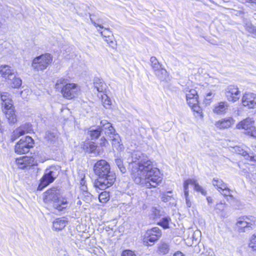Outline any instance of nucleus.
I'll return each instance as SVG.
<instances>
[{"instance_id":"f704fd0d","label":"nucleus","mask_w":256,"mask_h":256,"mask_svg":"<svg viewBox=\"0 0 256 256\" xmlns=\"http://www.w3.org/2000/svg\"><path fill=\"white\" fill-rule=\"evenodd\" d=\"M151 214L154 219L160 218L164 214V212L162 210L157 209L156 207H152L150 210Z\"/></svg>"},{"instance_id":"4468645a","label":"nucleus","mask_w":256,"mask_h":256,"mask_svg":"<svg viewBox=\"0 0 256 256\" xmlns=\"http://www.w3.org/2000/svg\"><path fill=\"white\" fill-rule=\"evenodd\" d=\"M16 162L20 169H28L32 166H35L36 162L33 157L22 156L17 158Z\"/></svg>"},{"instance_id":"dca6fc26","label":"nucleus","mask_w":256,"mask_h":256,"mask_svg":"<svg viewBox=\"0 0 256 256\" xmlns=\"http://www.w3.org/2000/svg\"><path fill=\"white\" fill-rule=\"evenodd\" d=\"M242 104L244 106L250 108H254L256 106V94L246 93L242 98Z\"/></svg>"},{"instance_id":"4be33fe9","label":"nucleus","mask_w":256,"mask_h":256,"mask_svg":"<svg viewBox=\"0 0 256 256\" xmlns=\"http://www.w3.org/2000/svg\"><path fill=\"white\" fill-rule=\"evenodd\" d=\"M14 73V70L10 68L8 66H2L0 67V74L6 80L10 78V75Z\"/></svg>"},{"instance_id":"b1692460","label":"nucleus","mask_w":256,"mask_h":256,"mask_svg":"<svg viewBox=\"0 0 256 256\" xmlns=\"http://www.w3.org/2000/svg\"><path fill=\"white\" fill-rule=\"evenodd\" d=\"M94 86L97 91L100 92H104L106 88V86L104 80L99 78H94Z\"/></svg>"},{"instance_id":"5fc2aeb1","label":"nucleus","mask_w":256,"mask_h":256,"mask_svg":"<svg viewBox=\"0 0 256 256\" xmlns=\"http://www.w3.org/2000/svg\"><path fill=\"white\" fill-rule=\"evenodd\" d=\"M186 182L189 184H192L193 185H194V186H196V184H198V182H197L196 180H194V179H188L187 180H186Z\"/></svg>"},{"instance_id":"79ce46f5","label":"nucleus","mask_w":256,"mask_h":256,"mask_svg":"<svg viewBox=\"0 0 256 256\" xmlns=\"http://www.w3.org/2000/svg\"><path fill=\"white\" fill-rule=\"evenodd\" d=\"M102 138L100 139V142L99 143L100 145L101 146H106V144H108V140L106 139V136H108V135H107L106 136H104V134L101 136Z\"/></svg>"},{"instance_id":"a19ab883","label":"nucleus","mask_w":256,"mask_h":256,"mask_svg":"<svg viewBox=\"0 0 256 256\" xmlns=\"http://www.w3.org/2000/svg\"><path fill=\"white\" fill-rule=\"evenodd\" d=\"M192 109L194 112H196L198 114H200L201 117H202V109L198 106V104H196L194 106H192Z\"/></svg>"},{"instance_id":"f3484780","label":"nucleus","mask_w":256,"mask_h":256,"mask_svg":"<svg viewBox=\"0 0 256 256\" xmlns=\"http://www.w3.org/2000/svg\"><path fill=\"white\" fill-rule=\"evenodd\" d=\"M92 16V15L90 16V20L91 22L96 27L98 26L100 28H104V30H98V31L100 32V33L103 37L106 38L108 37H110L113 36L112 32L110 30L109 28H104L102 24H99V23L100 22L102 23V22L100 19L98 20V22H96L93 19Z\"/></svg>"},{"instance_id":"58836bf2","label":"nucleus","mask_w":256,"mask_h":256,"mask_svg":"<svg viewBox=\"0 0 256 256\" xmlns=\"http://www.w3.org/2000/svg\"><path fill=\"white\" fill-rule=\"evenodd\" d=\"M249 246L253 250L256 251V233L252 236L249 243Z\"/></svg>"},{"instance_id":"6e6552de","label":"nucleus","mask_w":256,"mask_h":256,"mask_svg":"<svg viewBox=\"0 0 256 256\" xmlns=\"http://www.w3.org/2000/svg\"><path fill=\"white\" fill-rule=\"evenodd\" d=\"M162 236V231L158 227L148 230L143 238V242L146 246H152Z\"/></svg>"},{"instance_id":"9d476101","label":"nucleus","mask_w":256,"mask_h":256,"mask_svg":"<svg viewBox=\"0 0 256 256\" xmlns=\"http://www.w3.org/2000/svg\"><path fill=\"white\" fill-rule=\"evenodd\" d=\"M256 221V218L253 216H244L240 218L236 222L240 232H246L252 228Z\"/></svg>"},{"instance_id":"aec40b11","label":"nucleus","mask_w":256,"mask_h":256,"mask_svg":"<svg viewBox=\"0 0 256 256\" xmlns=\"http://www.w3.org/2000/svg\"><path fill=\"white\" fill-rule=\"evenodd\" d=\"M234 122V120L233 118L231 117H228L216 122V126L220 129H224L231 126Z\"/></svg>"},{"instance_id":"c9c22d12","label":"nucleus","mask_w":256,"mask_h":256,"mask_svg":"<svg viewBox=\"0 0 256 256\" xmlns=\"http://www.w3.org/2000/svg\"><path fill=\"white\" fill-rule=\"evenodd\" d=\"M150 62L151 66L154 72L160 68L162 66V65L158 62L157 58L155 56H152L150 58Z\"/></svg>"},{"instance_id":"ea45409f","label":"nucleus","mask_w":256,"mask_h":256,"mask_svg":"<svg viewBox=\"0 0 256 256\" xmlns=\"http://www.w3.org/2000/svg\"><path fill=\"white\" fill-rule=\"evenodd\" d=\"M194 190L198 192H200L204 196H206V190L200 186L198 183L194 186Z\"/></svg>"},{"instance_id":"c756f323","label":"nucleus","mask_w":256,"mask_h":256,"mask_svg":"<svg viewBox=\"0 0 256 256\" xmlns=\"http://www.w3.org/2000/svg\"><path fill=\"white\" fill-rule=\"evenodd\" d=\"M154 74L160 80H164L168 76V72L164 68H162V66L160 67V68L154 71Z\"/></svg>"},{"instance_id":"a878e982","label":"nucleus","mask_w":256,"mask_h":256,"mask_svg":"<svg viewBox=\"0 0 256 256\" xmlns=\"http://www.w3.org/2000/svg\"><path fill=\"white\" fill-rule=\"evenodd\" d=\"M69 83H68V80L67 79L63 78H58L56 80L54 88L56 90H60L61 92L64 87L66 86Z\"/></svg>"},{"instance_id":"69168bd1","label":"nucleus","mask_w":256,"mask_h":256,"mask_svg":"<svg viewBox=\"0 0 256 256\" xmlns=\"http://www.w3.org/2000/svg\"><path fill=\"white\" fill-rule=\"evenodd\" d=\"M77 204H81V202L80 200H78L77 202Z\"/></svg>"},{"instance_id":"0e129e2a","label":"nucleus","mask_w":256,"mask_h":256,"mask_svg":"<svg viewBox=\"0 0 256 256\" xmlns=\"http://www.w3.org/2000/svg\"><path fill=\"white\" fill-rule=\"evenodd\" d=\"M251 4H256V0H252Z\"/></svg>"},{"instance_id":"0eeeda50","label":"nucleus","mask_w":256,"mask_h":256,"mask_svg":"<svg viewBox=\"0 0 256 256\" xmlns=\"http://www.w3.org/2000/svg\"><path fill=\"white\" fill-rule=\"evenodd\" d=\"M52 57L49 54H42L35 58L32 64V67L36 70H43L51 63Z\"/></svg>"},{"instance_id":"72a5a7b5","label":"nucleus","mask_w":256,"mask_h":256,"mask_svg":"<svg viewBox=\"0 0 256 256\" xmlns=\"http://www.w3.org/2000/svg\"><path fill=\"white\" fill-rule=\"evenodd\" d=\"M115 163L119 168L120 172L122 174H124L126 171V168L124 165L123 161L121 158H115Z\"/></svg>"},{"instance_id":"bf43d9fd","label":"nucleus","mask_w":256,"mask_h":256,"mask_svg":"<svg viewBox=\"0 0 256 256\" xmlns=\"http://www.w3.org/2000/svg\"><path fill=\"white\" fill-rule=\"evenodd\" d=\"M173 256H184V255L180 252H177L174 254Z\"/></svg>"},{"instance_id":"052dcab7","label":"nucleus","mask_w":256,"mask_h":256,"mask_svg":"<svg viewBox=\"0 0 256 256\" xmlns=\"http://www.w3.org/2000/svg\"><path fill=\"white\" fill-rule=\"evenodd\" d=\"M240 2L245 4L246 2L251 3L252 0H238Z\"/></svg>"},{"instance_id":"2eb2a0df","label":"nucleus","mask_w":256,"mask_h":256,"mask_svg":"<svg viewBox=\"0 0 256 256\" xmlns=\"http://www.w3.org/2000/svg\"><path fill=\"white\" fill-rule=\"evenodd\" d=\"M82 148L86 152L94 154H101V148L92 142L88 141L84 142Z\"/></svg>"},{"instance_id":"4c0bfd02","label":"nucleus","mask_w":256,"mask_h":256,"mask_svg":"<svg viewBox=\"0 0 256 256\" xmlns=\"http://www.w3.org/2000/svg\"><path fill=\"white\" fill-rule=\"evenodd\" d=\"M221 194L226 199L227 201H230L234 199L233 196L230 194V190L226 186L225 190H222Z\"/></svg>"},{"instance_id":"423d86ee","label":"nucleus","mask_w":256,"mask_h":256,"mask_svg":"<svg viewBox=\"0 0 256 256\" xmlns=\"http://www.w3.org/2000/svg\"><path fill=\"white\" fill-rule=\"evenodd\" d=\"M60 167L58 166H50L47 168L40 180L38 190H42L44 188L52 182L58 176L60 171Z\"/></svg>"},{"instance_id":"473e14b6","label":"nucleus","mask_w":256,"mask_h":256,"mask_svg":"<svg viewBox=\"0 0 256 256\" xmlns=\"http://www.w3.org/2000/svg\"><path fill=\"white\" fill-rule=\"evenodd\" d=\"M102 102L104 106L106 108H109L112 104L110 98L105 94L102 95Z\"/></svg>"},{"instance_id":"412c9836","label":"nucleus","mask_w":256,"mask_h":256,"mask_svg":"<svg viewBox=\"0 0 256 256\" xmlns=\"http://www.w3.org/2000/svg\"><path fill=\"white\" fill-rule=\"evenodd\" d=\"M7 82L10 86L12 88H19L22 84V80L17 77L15 73L10 76Z\"/></svg>"},{"instance_id":"c85d7f7f","label":"nucleus","mask_w":256,"mask_h":256,"mask_svg":"<svg viewBox=\"0 0 256 256\" xmlns=\"http://www.w3.org/2000/svg\"><path fill=\"white\" fill-rule=\"evenodd\" d=\"M246 30L250 34L256 36V28L252 25L251 22L246 20L244 22Z\"/></svg>"},{"instance_id":"e433bc0d","label":"nucleus","mask_w":256,"mask_h":256,"mask_svg":"<svg viewBox=\"0 0 256 256\" xmlns=\"http://www.w3.org/2000/svg\"><path fill=\"white\" fill-rule=\"evenodd\" d=\"M100 202L105 203L110 199V194L106 191H104L100 193L98 196Z\"/></svg>"},{"instance_id":"393cba45","label":"nucleus","mask_w":256,"mask_h":256,"mask_svg":"<svg viewBox=\"0 0 256 256\" xmlns=\"http://www.w3.org/2000/svg\"><path fill=\"white\" fill-rule=\"evenodd\" d=\"M44 139L50 144H54L58 139V134L56 132H52L50 131H47L45 133Z\"/></svg>"},{"instance_id":"7ed1b4c3","label":"nucleus","mask_w":256,"mask_h":256,"mask_svg":"<svg viewBox=\"0 0 256 256\" xmlns=\"http://www.w3.org/2000/svg\"><path fill=\"white\" fill-rule=\"evenodd\" d=\"M104 133L106 136L108 135V136L112 141L119 143L120 136L118 134H115V130L112 126V124L106 120H102L100 126L95 128H90L88 132V135L90 136L92 140L97 139L99 136H102Z\"/></svg>"},{"instance_id":"20e7f679","label":"nucleus","mask_w":256,"mask_h":256,"mask_svg":"<svg viewBox=\"0 0 256 256\" xmlns=\"http://www.w3.org/2000/svg\"><path fill=\"white\" fill-rule=\"evenodd\" d=\"M44 201L53 202V207L58 212H64L68 207V202L66 197H63L59 189L56 188L48 190L44 192Z\"/></svg>"},{"instance_id":"ddd939ff","label":"nucleus","mask_w":256,"mask_h":256,"mask_svg":"<svg viewBox=\"0 0 256 256\" xmlns=\"http://www.w3.org/2000/svg\"><path fill=\"white\" fill-rule=\"evenodd\" d=\"M32 130V125L30 123L24 124L16 128L11 136V141L14 142L20 136H23L26 133H30Z\"/></svg>"},{"instance_id":"1a4fd4ad","label":"nucleus","mask_w":256,"mask_h":256,"mask_svg":"<svg viewBox=\"0 0 256 256\" xmlns=\"http://www.w3.org/2000/svg\"><path fill=\"white\" fill-rule=\"evenodd\" d=\"M34 144L33 139L30 136L22 138L15 146V152L18 154H24L29 152L33 148Z\"/></svg>"},{"instance_id":"c03bdc74","label":"nucleus","mask_w":256,"mask_h":256,"mask_svg":"<svg viewBox=\"0 0 256 256\" xmlns=\"http://www.w3.org/2000/svg\"><path fill=\"white\" fill-rule=\"evenodd\" d=\"M212 98V92H210L206 94L204 102L206 104H210Z\"/></svg>"},{"instance_id":"f8f14e48","label":"nucleus","mask_w":256,"mask_h":256,"mask_svg":"<svg viewBox=\"0 0 256 256\" xmlns=\"http://www.w3.org/2000/svg\"><path fill=\"white\" fill-rule=\"evenodd\" d=\"M80 90L78 85L74 83H69L62 90L63 96L68 100H71L78 96Z\"/></svg>"},{"instance_id":"2f4dec72","label":"nucleus","mask_w":256,"mask_h":256,"mask_svg":"<svg viewBox=\"0 0 256 256\" xmlns=\"http://www.w3.org/2000/svg\"><path fill=\"white\" fill-rule=\"evenodd\" d=\"M186 92H188L186 93V100H190V99L193 98H198V95L197 91L194 89H190L188 90V88L185 90Z\"/></svg>"},{"instance_id":"8fccbe9b","label":"nucleus","mask_w":256,"mask_h":256,"mask_svg":"<svg viewBox=\"0 0 256 256\" xmlns=\"http://www.w3.org/2000/svg\"><path fill=\"white\" fill-rule=\"evenodd\" d=\"M248 134L250 136L256 138V127L254 126L250 131H248Z\"/></svg>"},{"instance_id":"bb28decb","label":"nucleus","mask_w":256,"mask_h":256,"mask_svg":"<svg viewBox=\"0 0 256 256\" xmlns=\"http://www.w3.org/2000/svg\"><path fill=\"white\" fill-rule=\"evenodd\" d=\"M212 184L214 186L216 187L217 189L220 192L222 190H225L227 186V184H225L222 180L217 178H214Z\"/></svg>"},{"instance_id":"e2e57ef3","label":"nucleus","mask_w":256,"mask_h":256,"mask_svg":"<svg viewBox=\"0 0 256 256\" xmlns=\"http://www.w3.org/2000/svg\"><path fill=\"white\" fill-rule=\"evenodd\" d=\"M250 154H248L246 155V157H244V158L246 160H250Z\"/></svg>"},{"instance_id":"a211bd4d","label":"nucleus","mask_w":256,"mask_h":256,"mask_svg":"<svg viewBox=\"0 0 256 256\" xmlns=\"http://www.w3.org/2000/svg\"><path fill=\"white\" fill-rule=\"evenodd\" d=\"M254 121L252 118H248L241 121L236 125L238 129H244L248 131H250L254 126Z\"/></svg>"},{"instance_id":"de8ad7c7","label":"nucleus","mask_w":256,"mask_h":256,"mask_svg":"<svg viewBox=\"0 0 256 256\" xmlns=\"http://www.w3.org/2000/svg\"><path fill=\"white\" fill-rule=\"evenodd\" d=\"M190 184L184 181V196H189V190L188 185Z\"/></svg>"},{"instance_id":"09e8293b","label":"nucleus","mask_w":256,"mask_h":256,"mask_svg":"<svg viewBox=\"0 0 256 256\" xmlns=\"http://www.w3.org/2000/svg\"><path fill=\"white\" fill-rule=\"evenodd\" d=\"M161 198L162 202H168L171 200V196L168 195V194H162Z\"/></svg>"},{"instance_id":"4d7b16f0","label":"nucleus","mask_w":256,"mask_h":256,"mask_svg":"<svg viewBox=\"0 0 256 256\" xmlns=\"http://www.w3.org/2000/svg\"><path fill=\"white\" fill-rule=\"evenodd\" d=\"M250 160L252 162H256V156L252 154L250 156Z\"/></svg>"},{"instance_id":"5701e85b","label":"nucleus","mask_w":256,"mask_h":256,"mask_svg":"<svg viewBox=\"0 0 256 256\" xmlns=\"http://www.w3.org/2000/svg\"><path fill=\"white\" fill-rule=\"evenodd\" d=\"M68 223V221L64 217L58 218L53 222V228L56 230H60L63 229Z\"/></svg>"},{"instance_id":"f03ea898","label":"nucleus","mask_w":256,"mask_h":256,"mask_svg":"<svg viewBox=\"0 0 256 256\" xmlns=\"http://www.w3.org/2000/svg\"><path fill=\"white\" fill-rule=\"evenodd\" d=\"M94 171L98 178L95 180L94 185L96 188L104 190L111 186L116 180V174L110 170L109 163L104 160L96 162L94 166Z\"/></svg>"},{"instance_id":"6ab92c4d","label":"nucleus","mask_w":256,"mask_h":256,"mask_svg":"<svg viewBox=\"0 0 256 256\" xmlns=\"http://www.w3.org/2000/svg\"><path fill=\"white\" fill-rule=\"evenodd\" d=\"M229 104L226 102H221L216 104L213 109L214 113L218 114H223L226 113Z\"/></svg>"},{"instance_id":"13d9d810","label":"nucleus","mask_w":256,"mask_h":256,"mask_svg":"<svg viewBox=\"0 0 256 256\" xmlns=\"http://www.w3.org/2000/svg\"><path fill=\"white\" fill-rule=\"evenodd\" d=\"M206 200L208 204H210L213 202V200L210 196H208L206 198Z\"/></svg>"},{"instance_id":"3c124183","label":"nucleus","mask_w":256,"mask_h":256,"mask_svg":"<svg viewBox=\"0 0 256 256\" xmlns=\"http://www.w3.org/2000/svg\"><path fill=\"white\" fill-rule=\"evenodd\" d=\"M225 203L221 202L220 203L216 204V208L220 210H222L225 208Z\"/></svg>"},{"instance_id":"680f3d73","label":"nucleus","mask_w":256,"mask_h":256,"mask_svg":"<svg viewBox=\"0 0 256 256\" xmlns=\"http://www.w3.org/2000/svg\"><path fill=\"white\" fill-rule=\"evenodd\" d=\"M248 152L246 151H244L242 152V155L244 156V157H246V155L248 154Z\"/></svg>"},{"instance_id":"a18cd8bd","label":"nucleus","mask_w":256,"mask_h":256,"mask_svg":"<svg viewBox=\"0 0 256 256\" xmlns=\"http://www.w3.org/2000/svg\"><path fill=\"white\" fill-rule=\"evenodd\" d=\"M104 40L109 44L110 46H112V48H114L115 46V42L114 41L113 36L106 38Z\"/></svg>"},{"instance_id":"39448f33","label":"nucleus","mask_w":256,"mask_h":256,"mask_svg":"<svg viewBox=\"0 0 256 256\" xmlns=\"http://www.w3.org/2000/svg\"><path fill=\"white\" fill-rule=\"evenodd\" d=\"M0 96L2 112L5 114L9 123H16L17 122V119L14 110L13 104L10 94L8 92H2Z\"/></svg>"},{"instance_id":"603ef678","label":"nucleus","mask_w":256,"mask_h":256,"mask_svg":"<svg viewBox=\"0 0 256 256\" xmlns=\"http://www.w3.org/2000/svg\"><path fill=\"white\" fill-rule=\"evenodd\" d=\"M186 201V204L188 208H190L192 206V202L189 199L188 196H184Z\"/></svg>"},{"instance_id":"9b49d317","label":"nucleus","mask_w":256,"mask_h":256,"mask_svg":"<svg viewBox=\"0 0 256 256\" xmlns=\"http://www.w3.org/2000/svg\"><path fill=\"white\" fill-rule=\"evenodd\" d=\"M224 95L229 102H236L240 97V92L236 86L230 85L224 90Z\"/></svg>"},{"instance_id":"49530a36","label":"nucleus","mask_w":256,"mask_h":256,"mask_svg":"<svg viewBox=\"0 0 256 256\" xmlns=\"http://www.w3.org/2000/svg\"><path fill=\"white\" fill-rule=\"evenodd\" d=\"M188 104L190 107L194 106L196 104H198V98H193L186 100Z\"/></svg>"},{"instance_id":"338daca9","label":"nucleus","mask_w":256,"mask_h":256,"mask_svg":"<svg viewBox=\"0 0 256 256\" xmlns=\"http://www.w3.org/2000/svg\"><path fill=\"white\" fill-rule=\"evenodd\" d=\"M168 193H170V194H171V193H172V192H170V191L168 192H167V194H168Z\"/></svg>"},{"instance_id":"f257e3e1","label":"nucleus","mask_w":256,"mask_h":256,"mask_svg":"<svg viewBox=\"0 0 256 256\" xmlns=\"http://www.w3.org/2000/svg\"><path fill=\"white\" fill-rule=\"evenodd\" d=\"M128 160L132 178L136 184H142L150 188H156L162 182V178L159 170L145 154L134 151Z\"/></svg>"},{"instance_id":"cd10ccee","label":"nucleus","mask_w":256,"mask_h":256,"mask_svg":"<svg viewBox=\"0 0 256 256\" xmlns=\"http://www.w3.org/2000/svg\"><path fill=\"white\" fill-rule=\"evenodd\" d=\"M170 250L169 244L164 242H160L158 246V252L162 254H168Z\"/></svg>"},{"instance_id":"37998d69","label":"nucleus","mask_w":256,"mask_h":256,"mask_svg":"<svg viewBox=\"0 0 256 256\" xmlns=\"http://www.w3.org/2000/svg\"><path fill=\"white\" fill-rule=\"evenodd\" d=\"M121 256H136V255L134 252L130 250H126L122 252Z\"/></svg>"},{"instance_id":"6e6d98bb","label":"nucleus","mask_w":256,"mask_h":256,"mask_svg":"<svg viewBox=\"0 0 256 256\" xmlns=\"http://www.w3.org/2000/svg\"><path fill=\"white\" fill-rule=\"evenodd\" d=\"M86 185V181L85 180V178L84 176L80 180V186Z\"/></svg>"},{"instance_id":"864d4df0","label":"nucleus","mask_w":256,"mask_h":256,"mask_svg":"<svg viewBox=\"0 0 256 256\" xmlns=\"http://www.w3.org/2000/svg\"><path fill=\"white\" fill-rule=\"evenodd\" d=\"M80 188L81 190L83 191L84 192H86V196H88V194H90L88 192V187H87L86 185L80 186Z\"/></svg>"},{"instance_id":"7c9ffc66","label":"nucleus","mask_w":256,"mask_h":256,"mask_svg":"<svg viewBox=\"0 0 256 256\" xmlns=\"http://www.w3.org/2000/svg\"><path fill=\"white\" fill-rule=\"evenodd\" d=\"M171 221L170 218L168 216H165L162 217L159 222H158V224L161 226L164 229L169 228V222Z\"/></svg>"}]
</instances>
